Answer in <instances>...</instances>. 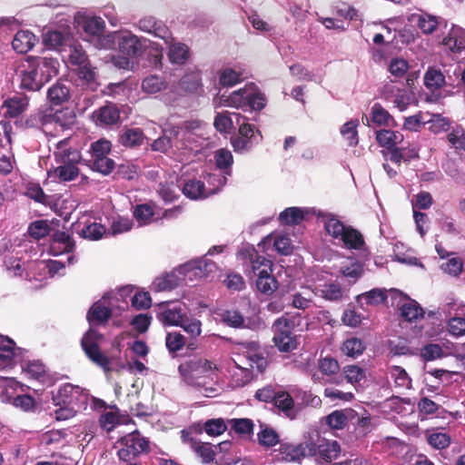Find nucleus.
Instances as JSON below:
<instances>
[{
    "instance_id": "1",
    "label": "nucleus",
    "mask_w": 465,
    "mask_h": 465,
    "mask_svg": "<svg viewBox=\"0 0 465 465\" xmlns=\"http://www.w3.org/2000/svg\"><path fill=\"white\" fill-rule=\"evenodd\" d=\"M117 295L114 292H107L91 307L87 313V320L91 328L84 335L81 341L87 357L105 371L110 370V360L99 349V342L103 336L94 329V326L101 324L110 318L112 311L119 300Z\"/></svg>"
},
{
    "instance_id": "2",
    "label": "nucleus",
    "mask_w": 465,
    "mask_h": 465,
    "mask_svg": "<svg viewBox=\"0 0 465 465\" xmlns=\"http://www.w3.org/2000/svg\"><path fill=\"white\" fill-rule=\"evenodd\" d=\"M232 361L234 368L232 371V382L236 387H242L249 383L267 366L264 353L256 341L236 344L233 349Z\"/></svg>"
},
{
    "instance_id": "3",
    "label": "nucleus",
    "mask_w": 465,
    "mask_h": 465,
    "mask_svg": "<svg viewBox=\"0 0 465 465\" xmlns=\"http://www.w3.org/2000/svg\"><path fill=\"white\" fill-rule=\"evenodd\" d=\"M105 43V50L117 49L119 54L111 55L114 67L130 70L134 67L133 59L138 57L145 46L146 39L138 37L127 29L110 32Z\"/></svg>"
},
{
    "instance_id": "4",
    "label": "nucleus",
    "mask_w": 465,
    "mask_h": 465,
    "mask_svg": "<svg viewBox=\"0 0 465 465\" xmlns=\"http://www.w3.org/2000/svg\"><path fill=\"white\" fill-rule=\"evenodd\" d=\"M60 64L56 58L48 56H28L20 72L21 87L38 91L57 75Z\"/></svg>"
},
{
    "instance_id": "5",
    "label": "nucleus",
    "mask_w": 465,
    "mask_h": 465,
    "mask_svg": "<svg viewBox=\"0 0 465 465\" xmlns=\"http://www.w3.org/2000/svg\"><path fill=\"white\" fill-rule=\"evenodd\" d=\"M216 366L203 359L187 361L178 367L182 381L203 396L213 397L216 389L213 387Z\"/></svg>"
},
{
    "instance_id": "6",
    "label": "nucleus",
    "mask_w": 465,
    "mask_h": 465,
    "mask_svg": "<svg viewBox=\"0 0 465 465\" xmlns=\"http://www.w3.org/2000/svg\"><path fill=\"white\" fill-rule=\"evenodd\" d=\"M55 167L47 172V177L54 183H64L74 180L79 175L77 164L81 162L80 152L73 146L70 138H64L54 143V151Z\"/></svg>"
},
{
    "instance_id": "7",
    "label": "nucleus",
    "mask_w": 465,
    "mask_h": 465,
    "mask_svg": "<svg viewBox=\"0 0 465 465\" xmlns=\"http://www.w3.org/2000/svg\"><path fill=\"white\" fill-rule=\"evenodd\" d=\"M317 217L326 233L338 243H341L343 247L361 250L364 246V240L361 232L351 226H346L335 214L320 211Z\"/></svg>"
},
{
    "instance_id": "8",
    "label": "nucleus",
    "mask_w": 465,
    "mask_h": 465,
    "mask_svg": "<svg viewBox=\"0 0 465 465\" xmlns=\"http://www.w3.org/2000/svg\"><path fill=\"white\" fill-rule=\"evenodd\" d=\"M214 103L217 107L226 106L248 111L262 109L266 104V99L255 84H248L227 96H220Z\"/></svg>"
},
{
    "instance_id": "9",
    "label": "nucleus",
    "mask_w": 465,
    "mask_h": 465,
    "mask_svg": "<svg viewBox=\"0 0 465 465\" xmlns=\"http://www.w3.org/2000/svg\"><path fill=\"white\" fill-rule=\"evenodd\" d=\"M206 183L198 179H190L183 186V194L193 200L206 198L216 193L226 183L225 176L220 173H208Z\"/></svg>"
},
{
    "instance_id": "10",
    "label": "nucleus",
    "mask_w": 465,
    "mask_h": 465,
    "mask_svg": "<svg viewBox=\"0 0 465 465\" xmlns=\"http://www.w3.org/2000/svg\"><path fill=\"white\" fill-rule=\"evenodd\" d=\"M76 21L84 31L83 39L97 49L105 50V43L109 39L110 32L104 34L105 22L104 19L100 16L78 15Z\"/></svg>"
},
{
    "instance_id": "11",
    "label": "nucleus",
    "mask_w": 465,
    "mask_h": 465,
    "mask_svg": "<svg viewBox=\"0 0 465 465\" xmlns=\"http://www.w3.org/2000/svg\"><path fill=\"white\" fill-rule=\"evenodd\" d=\"M117 456L123 461H129L148 450V441L139 431L134 430L116 441Z\"/></svg>"
},
{
    "instance_id": "12",
    "label": "nucleus",
    "mask_w": 465,
    "mask_h": 465,
    "mask_svg": "<svg viewBox=\"0 0 465 465\" xmlns=\"http://www.w3.org/2000/svg\"><path fill=\"white\" fill-rule=\"evenodd\" d=\"M236 126L239 129V135L232 139V144L235 152L249 151L253 144L262 140V135L256 127L250 124L243 115H235Z\"/></svg>"
},
{
    "instance_id": "13",
    "label": "nucleus",
    "mask_w": 465,
    "mask_h": 465,
    "mask_svg": "<svg viewBox=\"0 0 465 465\" xmlns=\"http://www.w3.org/2000/svg\"><path fill=\"white\" fill-rule=\"evenodd\" d=\"M272 262L262 256H257L252 262V272L257 276L256 287L267 295L272 294L278 288V282L272 275Z\"/></svg>"
},
{
    "instance_id": "14",
    "label": "nucleus",
    "mask_w": 465,
    "mask_h": 465,
    "mask_svg": "<svg viewBox=\"0 0 465 465\" xmlns=\"http://www.w3.org/2000/svg\"><path fill=\"white\" fill-rule=\"evenodd\" d=\"M443 314L448 318L446 328L448 332L455 337L465 335V303L452 301L441 308Z\"/></svg>"
},
{
    "instance_id": "15",
    "label": "nucleus",
    "mask_w": 465,
    "mask_h": 465,
    "mask_svg": "<svg viewBox=\"0 0 465 465\" xmlns=\"http://www.w3.org/2000/svg\"><path fill=\"white\" fill-rule=\"evenodd\" d=\"M391 299L396 302V305L400 308L401 316L409 322H417L424 316V310L414 300L404 295L396 289L390 290Z\"/></svg>"
},
{
    "instance_id": "16",
    "label": "nucleus",
    "mask_w": 465,
    "mask_h": 465,
    "mask_svg": "<svg viewBox=\"0 0 465 465\" xmlns=\"http://www.w3.org/2000/svg\"><path fill=\"white\" fill-rule=\"evenodd\" d=\"M310 443L315 446V454L312 457H318L322 461L330 462L338 458L341 448L336 440H330L322 438L315 430L310 431Z\"/></svg>"
},
{
    "instance_id": "17",
    "label": "nucleus",
    "mask_w": 465,
    "mask_h": 465,
    "mask_svg": "<svg viewBox=\"0 0 465 465\" xmlns=\"http://www.w3.org/2000/svg\"><path fill=\"white\" fill-rule=\"evenodd\" d=\"M187 312L184 304L162 303L156 312V318L164 326H181Z\"/></svg>"
},
{
    "instance_id": "18",
    "label": "nucleus",
    "mask_w": 465,
    "mask_h": 465,
    "mask_svg": "<svg viewBox=\"0 0 465 465\" xmlns=\"http://www.w3.org/2000/svg\"><path fill=\"white\" fill-rule=\"evenodd\" d=\"M58 398L64 405H74L78 409H86L90 395L88 391L78 385L65 383L58 391Z\"/></svg>"
},
{
    "instance_id": "19",
    "label": "nucleus",
    "mask_w": 465,
    "mask_h": 465,
    "mask_svg": "<svg viewBox=\"0 0 465 465\" xmlns=\"http://www.w3.org/2000/svg\"><path fill=\"white\" fill-rule=\"evenodd\" d=\"M24 350L16 347L15 341L6 336L0 339V369H12L22 361Z\"/></svg>"
},
{
    "instance_id": "20",
    "label": "nucleus",
    "mask_w": 465,
    "mask_h": 465,
    "mask_svg": "<svg viewBox=\"0 0 465 465\" xmlns=\"http://www.w3.org/2000/svg\"><path fill=\"white\" fill-rule=\"evenodd\" d=\"M262 252H267L273 248L278 253L288 255L293 250V244L291 238L284 233H271L264 237L258 244Z\"/></svg>"
},
{
    "instance_id": "21",
    "label": "nucleus",
    "mask_w": 465,
    "mask_h": 465,
    "mask_svg": "<svg viewBox=\"0 0 465 465\" xmlns=\"http://www.w3.org/2000/svg\"><path fill=\"white\" fill-rule=\"evenodd\" d=\"M315 446L310 443V432L304 436V441L299 444H282L281 450L289 460H299L302 458L313 456Z\"/></svg>"
},
{
    "instance_id": "22",
    "label": "nucleus",
    "mask_w": 465,
    "mask_h": 465,
    "mask_svg": "<svg viewBox=\"0 0 465 465\" xmlns=\"http://www.w3.org/2000/svg\"><path fill=\"white\" fill-rule=\"evenodd\" d=\"M381 96L387 102L392 103L401 112L407 109L411 100L408 91L401 90L393 84H387L382 87Z\"/></svg>"
},
{
    "instance_id": "23",
    "label": "nucleus",
    "mask_w": 465,
    "mask_h": 465,
    "mask_svg": "<svg viewBox=\"0 0 465 465\" xmlns=\"http://www.w3.org/2000/svg\"><path fill=\"white\" fill-rule=\"evenodd\" d=\"M137 26L143 32L152 34L163 41H170L171 32L168 27L153 16L148 15L141 18Z\"/></svg>"
},
{
    "instance_id": "24",
    "label": "nucleus",
    "mask_w": 465,
    "mask_h": 465,
    "mask_svg": "<svg viewBox=\"0 0 465 465\" xmlns=\"http://www.w3.org/2000/svg\"><path fill=\"white\" fill-rule=\"evenodd\" d=\"M92 119L94 124L101 127H107L115 124L120 120V111L114 104H106L105 105L94 111Z\"/></svg>"
},
{
    "instance_id": "25",
    "label": "nucleus",
    "mask_w": 465,
    "mask_h": 465,
    "mask_svg": "<svg viewBox=\"0 0 465 465\" xmlns=\"http://www.w3.org/2000/svg\"><path fill=\"white\" fill-rule=\"evenodd\" d=\"M28 107V98L24 94H15L6 98L1 105V114L6 118H15Z\"/></svg>"
},
{
    "instance_id": "26",
    "label": "nucleus",
    "mask_w": 465,
    "mask_h": 465,
    "mask_svg": "<svg viewBox=\"0 0 465 465\" xmlns=\"http://www.w3.org/2000/svg\"><path fill=\"white\" fill-rule=\"evenodd\" d=\"M318 368L321 373L326 377V381L341 384L343 381L340 373V365L337 360L331 357H325L319 360Z\"/></svg>"
},
{
    "instance_id": "27",
    "label": "nucleus",
    "mask_w": 465,
    "mask_h": 465,
    "mask_svg": "<svg viewBox=\"0 0 465 465\" xmlns=\"http://www.w3.org/2000/svg\"><path fill=\"white\" fill-rule=\"evenodd\" d=\"M442 45L452 53H460L465 50V29L453 25L442 39Z\"/></svg>"
},
{
    "instance_id": "28",
    "label": "nucleus",
    "mask_w": 465,
    "mask_h": 465,
    "mask_svg": "<svg viewBox=\"0 0 465 465\" xmlns=\"http://www.w3.org/2000/svg\"><path fill=\"white\" fill-rule=\"evenodd\" d=\"M361 121L367 126H371V123L378 126H389L394 119L386 109L376 103L371 108L370 116H362Z\"/></svg>"
},
{
    "instance_id": "29",
    "label": "nucleus",
    "mask_w": 465,
    "mask_h": 465,
    "mask_svg": "<svg viewBox=\"0 0 465 465\" xmlns=\"http://www.w3.org/2000/svg\"><path fill=\"white\" fill-rule=\"evenodd\" d=\"M38 38L29 30H19L12 41V48L18 54H26L37 44Z\"/></svg>"
},
{
    "instance_id": "30",
    "label": "nucleus",
    "mask_w": 465,
    "mask_h": 465,
    "mask_svg": "<svg viewBox=\"0 0 465 465\" xmlns=\"http://www.w3.org/2000/svg\"><path fill=\"white\" fill-rule=\"evenodd\" d=\"M168 45V58L172 64H183L190 56L189 47L181 42H177L171 35L170 41H163Z\"/></svg>"
},
{
    "instance_id": "31",
    "label": "nucleus",
    "mask_w": 465,
    "mask_h": 465,
    "mask_svg": "<svg viewBox=\"0 0 465 465\" xmlns=\"http://www.w3.org/2000/svg\"><path fill=\"white\" fill-rule=\"evenodd\" d=\"M187 272H192L197 277H210L212 273L217 271L215 262L208 259L206 256L190 262L185 265Z\"/></svg>"
},
{
    "instance_id": "32",
    "label": "nucleus",
    "mask_w": 465,
    "mask_h": 465,
    "mask_svg": "<svg viewBox=\"0 0 465 465\" xmlns=\"http://www.w3.org/2000/svg\"><path fill=\"white\" fill-rule=\"evenodd\" d=\"M74 248V243L70 236L64 232H56L53 235L50 243V253L58 256L63 253H70Z\"/></svg>"
},
{
    "instance_id": "33",
    "label": "nucleus",
    "mask_w": 465,
    "mask_h": 465,
    "mask_svg": "<svg viewBox=\"0 0 465 465\" xmlns=\"http://www.w3.org/2000/svg\"><path fill=\"white\" fill-rule=\"evenodd\" d=\"M62 56L73 65L79 66L87 62V55L82 45L73 39L63 48Z\"/></svg>"
},
{
    "instance_id": "34",
    "label": "nucleus",
    "mask_w": 465,
    "mask_h": 465,
    "mask_svg": "<svg viewBox=\"0 0 465 465\" xmlns=\"http://www.w3.org/2000/svg\"><path fill=\"white\" fill-rule=\"evenodd\" d=\"M275 407L287 418L293 420L297 417L299 408L294 404L292 397L285 391L277 392L274 401Z\"/></svg>"
},
{
    "instance_id": "35",
    "label": "nucleus",
    "mask_w": 465,
    "mask_h": 465,
    "mask_svg": "<svg viewBox=\"0 0 465 465\" xmlns=\"http://www.w3.org/2000/svg\"><path fill=\"white\" fill-rule=\"evenodd\" d=\"M0 399L3 402L12 403L13 399L16 397L18 391L24 392L25 386L14 378H5L0 385Z\"/></svg>"
},
{
    "instance_id": "36",
    "label": "nucleus",
    "mask_w": 465,
    "mask_h": 465,
    "mask_svg": "<svg viewBox=\"0 0 465 465\" xmlns=\"http://www.w3.org/2000/svg\"><path fill=\"white\" fill-rule=\"evenodd\" d=\"M377 143L389 150H392L404 140L403 134L399 131L382 129L376 133Z\"/></svg>"
},
{
    "instance_id": "37",
    "label": "nucleus",
    "mask_w": 465,
    "mask_h": 465,
    "mask_svg": "<svg viewBox=\"0 0 465 465\" xmlns=\"http://www.w3.org/2000/svg\"><path fill=\"white\" fill-rule=\"evenodd\" d=\"M72 38L69 34H65L57 30L48 31L44 35V43L46 46L59 51L61 54L63 48L65 47Z\"/></svg>"
},
{
    "instance_id": "38",
    "label": "nucleus",
    "mask_w": 465,
    "mask_h": 465,
    "mask_svg": "<svg viewBox=\"0 0 465 465\" xmlns=\"http://www.w3.org/2000/svg\"><path fill=\"white\" fill-rule=\"evenodd\" d=\"M215 163L218 170L213 173H220L222 176L231 175V166L233 163V157L231 151L227 149H219L214 154Z\"/></svg>"
},
{
    "instance_id": "39",
    "label": "nucleus",
    "mask_w": 465,
    "mask_h": 465,
    "mask_svg": "<svg viewBox=\"0 0 465 465\" xmlns=\"http://www.w3.org/2000/svg\"><path fill=\"white\" fill-rule=\"evenodd\" d=\"M28 268L33 267L40 271V275L54 277L59 274V272L64 268V263L62 261L56 260H42L35 263L27 265Z\"/></svg>"
},
{
    "instance_id": "40",
    "label": "nucleus",
    "mask_w": 465,
    "mask_h": 465,
    "mask_svg": "<svg viewBox=\"0 0 465 465\" xmlns=\"http://www.w3.org/2000/svg\"><path fill=\"white\" fill-rule=\"evenodd\" d=\"M309 213L307 208L289 207L280 213L279 220L282 224H299Z\"/></svg>"
},
{
    "instance_id": "41",
    "label": "nucleus",
    "mask_w": 465,
    "mask_h": 465,
    "mask_svg": "<svg viewBox=\"0 0 465 465\" xmlns=\"http://www.w3.org/2000/svg\"><path fill=\"white\" fill-rule=\"evenodd\" d=\"M235 115H242L239 113L222 112L217 113L214 118V127L221 133H231L236 127Z\"/></svg>"
},
{
    "instance_id": "42",
    "label": "nucleus",
    "mask_w": 465,
    "mask_h": 465,
    "mask_svg": "<svg viewBox=\"0 0 465 465\" xmlns=\"http://www.w3.org/2000/svg\"><path fill=\"white\" fill-rule=\"evenodd\" d=\"M258 443L264 448H272L280 442L278 432L267 424L260 425V431L257 433Z\"/></svg>"
},
{
    "instance_id": "43",
    "label": "nucleus",
    "mask_w": 465,
    "mask_h": 465,
    "mask_svg": "<svg viewBox=\"0 0 465 465\" xmlns=\"http://www.w3.org/2000/svg\"><path fill=\"white\" fill-rule=\"evenodd\" d=\"M144 134L140 128H124L119 142L125 147L139 146L143 143Z\"/></svg>"
},
{
    "instance_id": "44",
    "label": "nucleus",
    "mask_w": 465,
    "mask_h": 465,
    "mask_svg": "<svg viewBox=\"0 0 465 465\" xmlns=\"http://www.w3.org/2000/svg\"><path fill=\"white\" fill-rule=\"evenodd\" d=\"M313 295V290L309 287H302L300 291L292 295L291 304L295 309L306 310L312 306Z\"/></svg>"
},
{
    "instance_id": "45",
    "label": "nucleus",
    "mask_w": 465,
    "mask_h": 465,
    "mask_svg": "<svg viewBox=\"0 0 465 465\" xmlns=\"http://www.w3.org/2000/svg\"><path fill=\"white\" fill-rule=\"evenodd\" d=\"M408 19L410 22L416 23L424 34H431L438 25L437 18L428 14H411Z\"/></svg>"
},
{
    "instance_id": "46",
    "label": "nucleus",
    "mask_w": 465,
    "mask_h": 465,
    "mask_svg": "<svg viewBox=\"0 0 465 465\" xmlns=\"http://www.w3.org/2000/svg\"><path fill=\"white\" fill-rule=\"evenodd\" d=\"M352 414L353 411L351 409L334 411L325 418L326 424L331 429L341 430L346 426L348 420L352 417Z\"/></svg>"
},
{
    "instance_id": "47",
    "label": "nucleus",
    "mask_w": 465,
    "mask_h": 465,
    "mask_svg": "<svg viewBox=\"0 0 465 465\" xmlns=\"http://www.w3.org/2000/svg\"><path fill=\"white\" fill-rule=\"evenodd\" d=\"M69 87L62 82H57L48 89L47 97L53 104H62L69 99Z\"/></svg>"
},
{
    "instance_id": "48",
    "label": "nucleus",
    "mask_w": 465,
    "mask_h": 465,
    "mask_svg": "<svg viewBox=\"0 0 465 465\" xmlns=\"http://www.w3.org/2000/svg\"><path fill=\"white\" fill-rule=\"evenodd\" d=\"M127 418L119 415V410L112 408L110 411L104 412L99 419L100 425L107 431L114 430L115 426L126 423Z\"/></svg>"
},
{
    "instance_id": "49",
    "label": "nucleus",
    "mask_w": 465,
    "mask_h": 465,
    "mask_svg": "<svg viewBox=\"0 0 465 465\" xmlns=\"http://www.w3.org/2000/svg\"><path fill=\"white\" fill-rule=\"evenodd\" d=\"M23 372L31 379L44 382L46 377V369L45 364L38 361H29L22 365Z\"/></svg>"
},
{
    "instance_id": "50",
    "label": "nucleus",
    "mask_w": 465,
    "mask_h": 465,
    "mask_svg": "<svg viewBox=\"0 0 465 465\" xmlns=\"http://www.w3.org/2000/svg\"><path fill=\"white\" fill-rule=\"evenodd\" d=\"M359 124V120L351 119L343 124L340 128V134L349 146H356L359 143L357 130Z\"/></svg>"
},
{
    "instance_id": "51",
    "label": "nucleus",
    "mask_w": 465,
    "mask_h": 465,
    "mask_svg": "<svg viewBox=\"0 0 465 465\" xmlns=\"http://www.w3.org/2000/svg\"><path fill=\"white\" fill-rule=\"evenodd\" d=\"M424 84L431 90H438L445 84V76L440 69L429 67L424 74Z\"/></svg>"
},
{
    "instance_id": "52",
    "label": "nucleus",
    "mask_w": 465,
    "mask_h": 465,
    "mask_svg": "<svg viewBox=\"0 0 465 465\" xmlns=\"http://www.w3.org/2000/svg\"><path fill=\"white\" fill-rule=\"evenodd\" d=\"M387 292L383 289H372L367 292L361 293L357 296V302L363 306V303L367 305H378L383 302L387 298Z\"/></svg>"
},
{
    "instance_id": "53",
    "label": "nucleus",
    "mask_w": 465,
    "mask_h": 465,
    "mask_svg": "<svg viewBox=\"0 0 465 465\" xmlns=\"http://www.w3.org/2000/svg\"><path fill=\"white\" fill-rule=\"evenodd\" d=\"M221 321L232 328L249 327L244 324L243 316L234 309L224 310L218 313Z\"/></svg>"
},
{
    "instance_id": "54",
    "label": "nucleus",
    "mask_w": 465,
    "mask_h": 465,
    "mask_svg": "<svg viewBox=\"0 0 465 465\" xmlns=\"http://www.w3.org/2000/svg\"><path fill=\"white\" fill-rule=\"evenodd\" d=\"M389 372L394 381L395 387L399 389H410L411 380L406 371L400 366H391L389 368Z\"/></svg>"
},
{
    "instance_id": "55",
    "label": "nucleus",
    "mask_w": 465,
    "mask_h": 465,
    "mask_svg": "<svg viewBox=\"0 0 465 465\" xmlns=\"http://www.w3.org/2000/svg\"><path fill=\"white\" fill-rule=\"evenodd\" d=\"M134 216L140 225H146L154 220V211L151 204H138L134 210Z\"/></svg>"
},
{
    "instance_id": "56",
    "label": "nucleus",
    "mask_w": 465,
    "mask_h": 465,
    "mask_svg": "<svg viewBox=\"0 0 465 465\" xmlns=\"http://www.w3.org/2000/svg\"><path fill=\"white\" fill-rule=\"evenodd\" d=\"M365 345L361 339L352 337L347 339L341 347L342 352L348 357L356 358L362 354Z\"/></svg>"
},
{
    "instance_id": "57",
    "label": "nucleus",
    "mask_w": 465,
    "mask_h": 465,
    "mask_svg": "<svg viewBox=\"0 0 465 465\" xmlns=\"http://www.w3.org/2000/svg\"><path fill=\"white\" fill-rule=\"evenodd\" d=\"M105 232L106 229L102 223L93 222L83 227L81 235L85 239L95 241L101 239Z\"/></svg>"
},
{
    "instance_id": "58",
    "label": "nucleus",
    "mask_w": 465,
    "mask_h": 465,
    "mask_svg": "<svg viewBox=\"0 0 465 465\" xmlns=\"http://www.w3.org/2000/svg\"><path fill=\"white\" fill-rule=\"evenodd\" d=\"M181 88L187 93H195L201 86L200 74L197 71L186 74L180 81Z\"/></svg>"
},
{
    "instance_id": "59",
    "label": "nucleus",
    "mask_w": 465,
    "mask_h": 465,
    "mask_svg": "<svg viewBox=\"0 0 465 465\" xmlns=\"http://www.w3.org/2000/svg\"><path fill=\"white\" fill-rule=\"evenodd\" d=\"M317 292L329 301H338L342 297V290L337 283H324L317 288Z\"/></svg>"
},
{
    "instance_id": "60",
    "label": "nucleus",
    "mask_w": 465,
    "mask_h": 465,
    "mask_svg": "<svg viewBox=\"0 0 465 465\" xmlns=\"http://www.w3.org/2000/svg\"><path fill=\"white\" fill-rule=\"evenodd\" d=\"M165 87V82L158 75H149L142 82V89L147 94H156Z\"/></svg>"
},
{
    "instance_id": "61",
    "label": "nucleus",
    "mask_w": 465,
    "mask_h": 465,
    "mask_svg": "<svg viewBox=\"0 0 465 465\" xmlns=\"http://www.w3.org/2000/svg\"><path fill=\"white\" fill-rule=\"evenodd\" d=\"M440 269L450 276H458L462 272L463 261L461 258L452 255L440 264Z\"/></svg>"
},
{
    "instance_id": "62",
    "label": "nucleus",
    "mask_w": 465,
    "mask_h": 465,
    "mask_svg": "<svg viewBox=\"0 0 465 465\" xmlns=\"http://www.w3.org/2000/svg\"><path fill=\"white\" fill-rule=\"evenodd\" d=\"M427 124H429V130L434 134L446 132L450 129V120L440 114H432L427 117Z\"/></svg>"
},
{
    "instance_id": "63",
    "label": "nucleus",
    "mask_w": 465,
    "mask_h": 465,
    "mask_svg": "<svg viewBox=\"0 0 465 465\" xmlns=\"http://www.w3.org/2000/svg\"><path fill=\"white\" fill-rule=\"evenodd\" d=\"M428 113H419L414 115L406 117L403 123V128L411 132H418L423 125L427 124Z\"/></svg>"
},
{
    "instance_id": "64",
    "label": "nucleus",
    "mask_w": 465,
    "mask_h": 465,
    "mask_svg": "<svg viewBox=\"0 0 465 465\" xmlns=\"http://www.w3.org/2000/svg\"><path fill=\"white\" fill-rule=\"evenodd\" d=\"M343 379L351 384L360 383L365 379V371L358 365H347L342 370Z\"/></svg>"
}]
</instances>
